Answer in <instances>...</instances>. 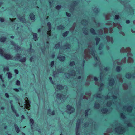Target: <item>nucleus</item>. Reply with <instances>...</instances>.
Here are the masks:
<instances>
[{"label": "nucleus", "instance_id": "obj_24", "mask_svg": "<svg viewBox=\"0 0 135 135\" xmlns=\"http://www.w3.org/2000/svg\"><path fill=\"white\" fill-rule=\"evenodd\" d=\"M58 29L61 30L63 29L64 28V26L62 25H60L59 26L57 27Z\"/></svg>", "mask_w": 135, "mask_h": 135}, {"label": "nucleus", "instance_id": "obj_50", "mask_svg": "<svg viewBox=\"0 0 135 135\" xmlns=\"http://www.w3.org/2000/svg\"><path fill=\"white\" fill-rule=\"evenodd\" d=\"M86 31H87L86 30V31H85V30L84 31H83L84 33L86 35H87L88 34V33L87 32H86Z\"/></svg>", "mask_w": 135, "mask_h": 135}, {"label": "nucleus", "instance_id": "obj_19", "mask_svg": "<svg viewBox=\"0 0 135 135\" xmlns=\"http://www.w3.org/2000/svg\"><path fill=\"white\" fill-rule=\"evenodd\" d=\"M57 88L58 89L60 90L61 89H63V86L62 85H59L57 86Z\"/></svg>", "mask_w": 135, "mask_h": 135}, {"label": "nucleus", "instance_id": "obj_46", "mask_svg": "<svg viewBox=\"0 0 135 135\" xmlns=\"http://www.w3.org/2000/svg\"><path fill=\"white\" fill-rule=\"evenodd\" d=\"M62 95V94H58V96L57 97V98H59L60 97H61Z\"/></svg>", "mask_w": 135, "mask_h": 135}, {"label": "nucleus", "instance_id": "obj_57", "mask_svg": "<svg viewBox=\"0 0 135 135\" xmlns=\"http://www.w3.org/2000/svg\"><path fill=\"white\" fill-rule=\"evenodd\" d=\"M4 107L3 106H2L1 107V109L2 110L4 109Z\"/></svg>", "mask_w": 135, "mask_h": 135}, {"label": "nucleus", "instance_id": "obj_36", "mask_svg": "<svg viewBox=\"0 0 135 135\" xmlns=\"http://www.w3.org/2000/svg\"><path fill=\"white\" fill-rule=\"evenodd\" d=\"M121 116L122 118L123 119H124L125 118V116L122 113L121 114Z\"/></svg>", "mask_w": 135, "mask_h": 135}, {"label": "nucleus", "instance_id": "obj_34", "mask_svg": "<svg viewBox=\"0 0 135 135\" xmlns=\"http://www.w3.org/2000/svg\"><path fill=\"white\" fill-rule=\"evenodd\" d=\"M54 61H51V67H52L54 65Z\"/></svg>", "mask_w": 135, "mask_h": 135}, {"label": "nucleus", "instance_id": "obj_38", "mask_svg": "<svg viewBox=\"0 0 135 135\" xmlns=\"http://www.w3.org/2000/svg\"><path fill=\"white\" fill-rule=\"evenodd\" d=\"M14 71L15 73L16 74H18V71L17 69H15L14 70Z\"/></svg>", "mask_w": 135, "mask_h": 135}, {"label": "nucleus", "instance_id": "obj_63", "mask_svg": "<svg viewBox=\"0 0 135 135\" xmlns=\"http://www.w3.org/2000/svg\"><path fill=\"white\" fill-rule=\"evenodd\" d=\"M29 45H30V49H31V48L32 47V44H29Z\"/></svg>", "mask_w": 135, "mask_h": 135}, {"label": "nucleus", "instance_id": "obj_32", "mask_svg": "<svg viewBox=\"0 0 135 135\" xmlns=\"http://www.w3.org/2000/svg\"><path fill=\"white\" fill-rule=\"evenodd\" d=\"M115 19L118 20L119 18V16L118 15H116L115 16Z\"/></svg>", "mask_w": 135, "mask_h": 135}, {"label": "nucleus", "instance_id": "obj_7", "mask_svg": "<svg viewBox=\"0 0 135 135\" xmlns=\"http://www.w3.org/2000/svg\"><path fill=\"white\" fill-rule=\"evenodd\" d=\"M114 82V79L112 78L109 80V85L110 86H112L113 85Z\"/></svg>", "mask_w": 135, "mask_h": 135}, {"label": "nucleus", "instance_id": "obj_53", "mask_svg": "<svg viewBox=\"0 0 135 135\" xmlns=\"http://www.w3.org/2000/svg\"><path fill=\"white\" fill-rule=\"evenodd\" d=\"M109 68L108 67H107L105 68L104 70L105 71H107L108 70V69Z\"/></svg>", "mask_w": 135, "mask_h": 135}, {"label": "nucleus", "instance_id": "obj_51", "mask_svg": "<svg viewBox=\"0 0 135 135\" xmlns=\"http://www.w3.org/2000/svg\"><path fill=\"white\" fill-rule=\"evenodd\" d=\"M91 52L92 53L93 56V55H95L94 51H93L92 49H91Z\"/></svg>", "mask_w": 135, "mask_h": 135}, {"label": "nucleus", "instance_id": "obj_40", "mask_svg": "<svg viewBox=\"0 0 135 135\" xmlns=\"http://www.w3.org/2000/svg\"><path fill=\"white\" fill-rule=\"evenodd\" d=\"M5 95L6 97L7 98H8L9 97V95L7 93H5Z\"/></svg>", "mask_w": 135, "mask_h": 135}, {"label": "nucleus", "instance_id": "obj_54", "mask_svg": "<svg viewBox=\"0 0 135 135\" xmlns=\"http://www.w3.org/2000/svg\"><path fill=\"white\" fill-rule=\"evenodd\" d=\"M10 37L12 39H13L14 38V36H11Z\"/></svg>", "mask_w": 135, "mask_h": 135}, {"label": "nucleus", "instance_id": "obj_58", "mask_svg": "<svg viewBox=\"0 0 135 135\" xmlns=\"http://www.w3.org/2000/svg\"><path fill=\"white\" fill-rule=\"evenodd\" d=\"M51 57L52 58H54L55 57V55L54 54H53L51 55Z\"/></svg>", "mask_w": 135, "mask_h": 135}, {"label": "nucleus", "instance_id": "obj_56", "mask_svg": "<svg viewBox=\"0 0 135 135\" xmlns=\"http://www.w3.org/2000/svg\"><path fill=\"white\" fill-rule=\"evenodd\" d=\"M81 78V76H78V79H80Z\"/></svg>", "mask_w": 135, "mask_h": 135}, {"label": "nucleus", "instance_id": "obj_12", "mask_svg": "<svg viewBox=\"0 0 135 135\" xmlns=\"http://www.w3.org/2000/svg\"><path fill=\"white\" fill-rule=\"evenodd\" d=\"M22 88L21 87H19L18 88H14L13 89V90L16 92H19V90L22 91Z\"/></svg>", "mask_w": 135, "mask_h": 135}, {"label": "nucleus", "instance_id": "obj_4", "mask_svg": "<svg viewBox=\"0 0 135 135\" xmlns=\"http://www.w3.org/2000/svg\"><path fill=\"white\" fill-rule=\"evenodd\" d=\"M12 102V100L10 101V103L11 104V108L12 109V111L14 113H16V110L15 109L14 106L12 104L11 102Z\"/></svg>", "mask_w": 135, "mask_h": 135}, {"label": "nucleus", "instance_id": "obj_33", "mask_svg": "<svg viewBox=\"0 0 135 135\" xmlns=\"http://www.w3.org/2000/svg\"><path fill=\"white\" fill-rule=\"evenodd\" d=\"M60 45V42H58L55 45V47L57 48H59Z\"/></svg>", "mask_w": 135, "mask_h": 135}, {"label": "nucleus", "instance_id": "obj_62", "mask_svg": "<svg viewBox=\"0 0 135 135\" xmlns=\"http://www.w3.org/2000/svg\"><path fill=\"white\" fill-rule=\"evenodd\" d=\"M38 32H41V30L40 28H39L38 30Z\"/></svg>", "mask_w": 135, "mask_h": 135}, {"label": "nucleus", "instance_id": "obj_47", "mask_svg": "<svg viewBox=\"0 0 135 135\" xmlns=\"http://www.w3.org/2000/svg\"><path fill=\"white\" fill-rule=\"evenodd\" d=\"M34 59V58L32 57H31L30 59V61L31 62H32V59Z\"/></svg>", "mask_w": 135, "mask_h": 135}, {"label": "nucleus", "instance_id": "obj_44", "mask_svg": "<svg viewBox=\"0 0 135 135\" xmlns=\"http://www.w3.org/2000/svg\"><path fill=\"white\" fill-rule=\"evenodd\" d=\"M0 79L2 80L3 82L4 81L3 80V79L2 76V75H0Z\"/></svg>", "mask_w": 135, "mask_h": 135}, {"label": "nucleus", "instance_id": "obj_29", "mask_svg": "<svg viewBox=\"0 0 135 135\" xmlns=\"http://www.w3.org/2000/svg\"><path fill=\"white\" fill-rule=\"evenodd\" d=\"M65 14L66 16L68 17H70L71 16V14L70 13L66 12Z\"/></svg>", "mask_w": 135, "mask_h": 135}, {"label": "nucleus", "instance_id": "obj_28", "mask_svg": "<svg viewBox=\"0 0 135 135\" xmlns=\"http://www.w3.org/2000/svg\"><path fill=\"white\" fill-rule=\"evenodd\" d=\"M20 20L21 21H22L23 22V21H24V20H25V19L23 17H20V18H19Z\"/></svg>", "mask_w": 135, "mask_h": 135}, {"label": "nucleus", "instance_id": "obj_18", "mask_svg": "<svg viewBox=\"0 0 135 135\" xmlns=\"http://www.w3.org/2000/svg\"><path fill=\"white\" fill-rule=\"evenodd\" d=\"M95 40L96 41V44L97 45L99 43V41H100V38L98 37H96Z\"/></svg>", "mask_w": 135, "mask_h": 135}, {"label": "nucleus", "instance_id": "obj_52", "mask_svg": "<svg viewBox=\"0 0 135 135\" xmlns=\"http://www.w3.org/2000/svg\"><path fill=\"white\" fill-rule=\"evenodd\" d=\"M16 115V117H18L19 116L18 114L17 113V111H16V113H15Z\"/></svg>", "mask_w": 135, "mask_h": 135}, {"label": "nucleus", "instance_id": "obj_20", "mask_svg": "<svg viewBox=\"0 0 135 135\" xmlns=\"http://www.w3.org/2000/svg\"><path fill=\"white\" fill-rule=\"evenodd\" d=\"M130 74V73H129L126 74L125 75L127 79H129L130 78L131 76V75Z\"/></svg>", "mask_w": 135, "mask_h": 135}, {"label": "nucleus", "instance_id": "obj_3", "mask_svg": "<svg viewBox=\"0 0 135 135\" xmlns=\"http://www.w3.org/2000/svg\"><path fill=\"white\" fill-rule=\"evenodd\" d=\"M30 19L32 20H35V16L34 13L32 12L30 13L29 14Z\"/></svg>", "mask_w": 135, "mask_h": 135}, {"label": "nucleus", "instance_id": "obj_48", "mask_svg": "<svg viewBox=\"0 0 135 135\" xmlns=\"http://www.w3.org/2000/svg\"><path fill=\"white\" fill-rule=\"evenodd\" d=\"M112 97L114 99H116L117 98V97L116 96H113Z\"/></svg>", "mask_w": 135, "mask_h": 135}, {"label": "nucleus", "instance_id": "obj_25", "mask_svg": "<svg viewBox=\"0 0 135 135\" xmlns=\"http://www.w3.org/2000/svg\"><path fill=\"white\" fill-rule=\"evenodd\" d=\"M77 2L76 1H74V3L75 4V5H78L79 3V0H77Z\"/></svg>", "mask_w": 135, "mask_h": 135}, {"label": "nucleus", "instance_id": "obj_35", "mask_svg": "<svg viewBox=\"0 0 135 135\" xmlns=\"http://www.w3.org/2000/svg\"><path fill=\"white\" fill-rule=\"evenodd\" d=\"M4 70H6L8 71H9V68L8 66H6V67L4 68Z\"/></svg>", "mask_w": 135, "mask_h": 135}, {"label": "nucleus", "instance_id": "obj_59", "mask_svg": "<svg viewBox=\"0 0 135 135\" xmlns=\"http://www.w3.org/2000/svg\"><path fill=\"white\" fill-rule=\"evenodd\" d=\"M99 11H98V10L97 9L96 10H95V13H97H97H98L99 12Z\"/></svg>", "mask_w": 135, "mask_h": 135}, {"label": "nucleus", "instance_id": "obj_41", "mask_svg": "<svg viewBox=\"0 0 135 135\" xmlns=\"http://www.w3.org/2000/svg\"><path fill=\"white\" fill-rule=\"evenodd\" d=\"M12 45H15V43L13 41H10Z\"/></svg>", "mask_w": 135, "mask_h": 135}, {"label": "nucleus", "instance_id": "obj_2", "mask_svg": "<svg viewBox=\"0 0 135 135\" xmlns=\"http://www.w3.org/2000/svg\"><path fill=\"white\" fill-rule=\"evenodd\" d=\"M67 107L68 110L71 111V112H70V113L74 111V108L72 106L68 104L67 106Z\"/></svg>", "mask_w": 135, "mask_h": 135}, {"label": "nucleus", "instance_id": "obj_11", "mask_svg": "<svg viewBox=\"0 0 135 135\" xmlns=\"http://www.w3.org/2000/svg\"><path fill=\"white\" fill-rule=\"evenodd\" d=\"M69 32L68 31H66L62 33V36L64 37H67L69 34Z\"/></svg>", "mask_w": 135, "mask_h": 135}, {"label": "nucleus", "instance_id": "obj_26", "mask_svg": "<svg viewBox=\"0 0 135 135\" xmlns=\"http://www.w3.org/2000/svg\"><path fill=\"white\" fill-rule=\"evenodd\" d=\"M75 64V63L74 61H72L70 62L69 65L70 66H72L74 65Z\"/></svg>", "mask_w": 135, "mask_h": 135}, {"label": "nucleus", "instance_id": "obj_43", "mask_svg": "<svg viewBox=\"0 0 135 135\" xmlns=\"http://www.w3.org/2000/svg\"><path fill=\"white\" fill-rule=\"evenodd\" d=\"M17 55H18L17 56V57L18 58H20L21 57V56H20V54L18 53L17 54Z\"/></svg>", "mask_w": 135, "mask_h": 135}, {"label": "nucleus", "instance_id": "obj_1", "mask_svg": "<svg viewBox=\"0 0 135 135\" xmlns=\"http://www.w3.org/2000/svg\"><path fill=\"white\" fill-rule=\"evenodd\" d=\"M4 52L2 49L0 48V54L3 57H4L6 59H9L12 58V56L10 54L6 53H3Z\"/></svg>", "mask_w": 135, "mask_h": 135}, {"label": "nucleus", "instance_id": "obj_55", "mask_svg": "<svg viewBox=\"0 0 135 135\" xmlns=\"http://www.w3.org/2000/svg\"><path fill=\"white\" fill-rule=\"evenodd\" d=\"M48 112L49 113V114H51V113H50L51 110L50 109H49L48 110Z\"/></svg>", "mask_w": 135, "mask_h": 135}, {"label": "nucleus", "instance_id": "obj_27", "mask_svg": "<svg viewBox=\"0 0 135 135\" xmlns=\"http://www.w3.org/2000/svg\"><path fill=\"white\" fill-rule=\"evenodd\" d=\"M16 85L17 86H19L20 85V82L19 80H17L16 81Z\"/></svg>", "mask_w": 135, "mask_h": 135}, {"label": "nucleus", "instance_id": "obj_9", "mask_svg": "<svg viewBox=\"0 0 135 135\" xmlns=\"http://www.w3.org/2000/svg\"><path fill=\"white\" fill-rule=\"evenodd\" d=\"M14 126L16 132L17 133H18L20 132V129L19 127L17 126V125L16 124H14Z\"/></svg>", "mask_w": 135, "mask_h": 135}, {"label": "nucleus", "instance_id": "obj_5", "mask_svg": "<svg viewBox=\"0 0 135 135\" xmlns=\"http://www.w3.org/2000/svg\"><path fill=\"white\" fill-rule=\"evenodd\" d=\"M47 25L48 27L49 31V32H50V33L49 32L48 33V34L49 35L50 34V31L51 28V23L49 22L47 23Z\"/></svg>", "mask_w": 135, "mask_h": 135}, {"label": "nucleus", "instance_id": "obj_13", "mask_svg": "<svg viewBox=\"0 0 135 135\" xmlns=\"http://www.w3.org/2000/svg\"><path fill=\"white\" fill-rule=\"evenodd\" d=\"M90 31L93 35H96V34L95 30L93 28H91L90 30Z\"/></svg>", "mask_w": 135, "mask_h": 135}, {"label": "nucleus", "instance_id": "obj_37", "mask_svg": "<svg viewBox=\"0 0 135 135\" xmlns=\"http://www.w3.org/2000/svg\"><path fill=\"white\" fill-rule=\"evenodd\" d=\"M4 21V19L3 18L0 17V21L2 22H3Z\"/></svg>", "mask_w": 135, "mask_h": 135}, {"label": "nucleus", "instance_id": "obj_22", "mask_svg": "<svg viewBox=\"0 0 135 135\" xmlns=\"http://www.w3.org/2000/svg\"><path fill=\"white\" fill-rule=\"evenodd\" d=\"M90 110V109H88L85 110V116H88V113Z\"/></svg>", "mask_w": 135, "mask_h": 135}, {"label": "nucleus", "instance_id": "obj_10", "mask_svg": "<svg viewBox=\"0 0 135 135\" xmlns=\"http://www.w3.org/2000/svg\"><path fill=\"white\" fill-rule=\"evenodd\" d=\"M33 39L35 41L38 40L37 34L36 33H34L33 34Z\"/></svg>", "mask_w": 135, "mask_h": 135}, {"label": "nucleus", "instance_id": "obj_15", "mask_svg": "<svg viewBox=\"0 0 135 135\" xmlns=\"http://www.w3.org/2000/svg\"><path fill=\"white\" fill-rule=\"evenodd\" d=\"M26 60V58L25 57H23L21 59H20L19 60V61L21 62H25Z\"/></svg>", "mask_w": 135, "mask_h": 135}, {"label": "nucleus", "instance_id": "obj_16", "mask_svg": "<svg viewBox=\"0 0 135 135\" xmlns=\"http://www.w3.org/2000/svg\"><path fill=\"white\" fill-rule=\"evenodd\" d=\"M108 111V109L107 108H104L102 109V112L104 114H105L107 113Z\"/></svg>", "mask_w": 135, "mask_h": 135}, {"label": "nucleus", "instance_id": "obj_8", "mask_svg": "<svg viewBox=\"0 0 135 135\" xmlns=\"http://www.w3.org/2000/svg\"><path fill=\"white\" fill-rule=\"evenodd\" d=\"M6 40V38L5 37L3 36L0 38V41L1 42H4Z\"/></svg>", "mask_w": 135, "mask_h": 135}, {"label": "nucleus", "instance_id": "obj_61", "mask_svg": "<svg viewBox=\"0 0 135 135\" xmlns=\"http://www.w3.org/2000/svg\"><path fill=\"white\" fill-rule=\"evenodd\" d=\"M21 117L22 118V119H24L25 118L24 116L23 115H22Z\"/></svg>", "mask_w": 135, "mask_h": 135}, {"label": "nucleus", "instance_id": "obj_14", "mask_svg": "<svg viewBox=\"0 0 135 135\" xmlns=\"http://www.w3.org/2000/svg\"><path fill=\"white\" fill-rule=\"evenodd\" d=\"M121 67L120 66H117L116 68V70L117 72H120L121 70Z\"/></svg>", "mask_w": 135, "mask_h": 135}, {"label": "nucleus", "instance_id": "obj_60", "mask_svg": "<svg viewBox=\"0 0 135 135\" xmlns=\"http://www.w3.org/2000/svg\"><path fill=\"white\" fill-rule=\"evenodd\" d=\"M76 126V127L78 128L79 126V124L77 123Z\"/></svg>", "mask_w": 135, "mask_h": 135}, {"label": "nucleus", "instance_id": "obj_31", "mask_svg": "<svg viewBox=\"0 0 135 135\" xmlns=\"http://www.w3.org/2000/svg\"><path fill=\"white\" fill-rule=\"evenodd\" d=\"M49 79L50 81V82L52 84H53L54 83V82L52 80V78L51 77H50L49 78Z\"/></svg>", "mask_w": 135, "mask_h": 135}, {"label": "nucleus", "instance_id": "obj_23", "mask_svg": "<svg viewBox=\"0 0 135 135\" xmlns=\"http://www.w3.org/2000/svg\"><path fill=\"white\" fill-rule=\"evenodd\" d=\"M62 6L61 5H57L55 7V8L57 10H59L61 8Z\"/></svg>", "mask_w": 135, "mask_h": 135}, {"label": "nucleus", "instance_id": "obj_30", "mask_svg": "<svg viewBox=\"0 0 135 135\" xmlns=\"http://www.w3.org/2000/svg\"><path fill=\"white\" fill-rule=\"evenodd\" d=\"M95 106L97 108H99L100 107V104L98 103H97L95 104Z\"/></svg>", "mask_w": 135, "mask_h": 135}, {"label": "nucleus", "instance_id": "obj_6", "mask_svg": "<svg viewBox=\"0 0 135 135\" xmlns=\"http://www.w3.org/2000/svg\"><path fill=\"white\" fill-rule=\"evenodd\" d=\"M59 60L60 61L63 62L65 59V57L63 56L60 55L58 57Z\"/></svg>", "mask_w": 135, "mask_h": 135}, {"label": "nucleus", "instance_id": "obj_45", "mask_svg": "<svg viewBox=\"0 0 135 135\" xmlns=\"http://www.w3.org/2000/svg\"><path fill=\"white\" fill-rule=\"evenodd\" d=\"M55 111L54 110H53L51 112V114L52 115H54L55 114Z\"/></svg>", "mask_w": 135, "mask_h": 135}, {"label": "nucleus", "instance_id": "obj_64", "mask_svg": "<svg viewBox=\"0 0 135 135\" xmlns=\"http://www.w3.org/2000/svg\"><path fill=\"white\" fill-rule=\"evenodd\" d=\"M66 46H70V45L69 44H68H68H66Z\"/></svg>", "mask_w": 135, "mask_h": 135}, {"label": "nucleus", "instance_id": "obj_21", "mask_svg": "<svg viewBox=\"0 0 135 135\" xmlns=\"http://www.w3.org/2000/svg\"><path fill=\"white\" fill-rule=\"evenodd\" d=\"M7 74H8V77L9 79H10L12 78V74L11 73L9 72L7 73Z\"/></svg>", "mask_w": 135, "mask_h": 135}, {"label": "nucleus", "instance_id": "obj_42", "mask_svg": "<svg viewBox=\"0 0 135 135\" xmlns=\"http://www.w3.org/2000/svg\"><path fill=\"white\" fill-rule=\"evenodd\" d=\"M94 81H98V78L96 77H94Z\"/></svg>", "mask_w": 135, "mask_h": 135}, {"label": "nucleus", "instance_id": "obj_49", "mask_svg": "<svg viewBox=\"0 0 135 135\" xmlns=\"http://www.w3.org/2000/svg\"><path fill=\"white\" fill-rule=\"evenodd\" d=\"M112 103L111 102H108L107 103L108 105L109 106V105H111L112 104Z\"/></svg>", "mask_w": 135, "mask_h": 135}, {"label": "nucleus", "instance_id": "obj_17", "mask_svg": "<svg viewBox=\"0 0 135 135\" xmlns=\"http://www.w3.org/2000/svg\"><path fill=\"white\" fill-rule=\"evenodd\" d=\"M30 124L31 126H33L34 123V121L33 119H31L29 120Z\"/></svg>", "mask_w": 135, "mask_h": 135}, {"label": "nucleus", "instance_id": "obj_39", "mask_svg": "<svg viewBox=\"0 0 135 135\" xmlns=\"http://www.w3.org/2000/svg\"><path fill=\"white\" fill-rule=\"evenodd\" d=\"M130 22V20H126V23L127 24H129Z\"/></svg>", "mask_w": 135, "mask_h": 135}]
</instances>
